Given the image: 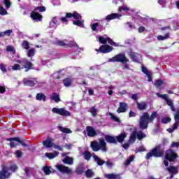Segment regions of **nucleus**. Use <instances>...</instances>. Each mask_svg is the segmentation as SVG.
<instances>
[{
	"label": "nucleus",
	"mask_w": 179,
	"mask_h": 179,
	"mask_svg": "<svg viewBox=\"0 0 179 179\" xmlns=\"http://www.w3.org/2000/svg\"><path fill=\"white\" fill-rule=\"evenodd\" d=\"M156 115H157V113L153 112L150 116H149V113H144L142 115L140 116L139 125L141 129H146L148 126L149 125V122H152L156 118Z\"/></svg>",
	"instance_id": "obj_1"
},
{
	"label": "nucleus",
	"mask_w": 179,
	"mask_h": 179,
	"mask_svg": "<svg viewBox=\"0 0 179 179\" xmlns=\"http://www.w3.org/2000/svg\"><path fill=\"white\" fill-rule=\"evenodd\" d=\"M15 62L12 66V70L13 71H20V69H23L24 68H25L26 72H27V71H29V69H31V66H33V64H31V62H29L27 59H17L15 60Z\"/></svg>",
	"instance_id": "obj_2"
},
{
	"label": "nucleus",
	"mask_w": 179,
	"mask_h": 179,
	"mask_svg": "<svg viewBox=\"0 0 179 179\" xmlns=\"http://www.w3.org/2000/svg\"><path fill=\"white\" fill-rule=\"evenodd\" d=\"M107 143L103 139L99 140V143L96 142L91 143V148L94 152H99L101 150L102 152H107V147L106 146Z\"/></svg>",
	"instance_id": "obj_3"
},
{
	"label": "nucleus",
	"mask_w": 179,
	"mask_h": 179,
	"mask_svg": "<svg viewBox=\"0 0 179 179\" xmlns=\"http://www.w3.org/2000/svg\"><path fill=\"white\" fill-rule=\"evenodd\" d=\"M66 17H73L76 21L73 22V24L78 26V27H83V20H82V16L79 13L76 12L73 13H69L66 14Z\"/></svg>",
	"instance_id": "obj_4"
},
{
	"label": "nucleus",
	"mask_w": 179,
	"mask_h": 179,
	"mask_svg": "<svg viewBox=\"0 0 179 179\" xmlns=\"http://www.w3.org/2000/svg\"><path fill=\"white\" fill-rule=\"evenodd\" d=\"M108 62H122V64H127V62H129V59L124 54H119L109 59Z\"/></svg>",
	"instance_id": "obj_5"
},
{
	"label": "nucleus",
	"mask_w": 179,
	"mask_h": 179,
	"mask_svg": "<svg viewBox=\"0 0 179 179\" xmlns=\"http://www.w3.org/2000/svg\"><path fill=\"white\" fill-rule=\"evenodd\" d=\"M177 155L173 150H169L166 152L165 159L164 161V164L167 167L169 166V162H174Z\"/></svg>",
	"instance_id": "obj_6"
},
{
	"label": "nucleus",
	"mask_w": 179,
	"mask_h": 179,
	"mask_svg": "<svg viewBox=\"0 0 179 179\" xmlns=\"http://www.w3.org/2000/svg\"><path fill=\"white\" fill-rule=\"evenodd\" d=\"M136 137L139 141H141V139H143V138H146V134H143L142 131L137 132L136 131H134L131 134L129 138V142L130 143H134L135 141H136Z\"/></svg>",
	"instance_id": "obj_7"
},
{
	"label": "nucleus",
	"mask_w": 179,
	"mask_h": 179,
	"mask_svg": "<svg viewBox=\"0 0 179 179\" xmlns=\"http://www.w3.org/2000/svg\"><path fill=\"white\" fill-rule=\"evenodd\" d=\"M99 41L101 42V44H106V43H108L110 45H113V47H120V44L114 42L113 39L110 38L107 36H99Z\"/></svg>",
	"instance_id": "obj_8"
},
{
	"label": "nucleus",
	"mask_w": 179,
	"mask_h": 179,
	"mask_svg": "<svg viewBox=\"0 0 179 179\" xmlns=\"http://www.w3.org/2000/svg\"><path fill=\"white\" fill-rule=\"evenodd\" d=\"M174 120H175V123L173 124V128H169L167 129L168 132L170 134L174 132L175 129H177L179 126V107L177 109L176 113L174 115Z\"/></svg>",
	"instance_id": "obj_9"
},
{
	"label": "nucleus",
	"mask_w": 179,
	"mask_h": 179,
	"mask_svg": "<svg viewBox=\"0 0 179 179\" xmlns=\"http://www.w3.org/2000/svg\"><path fill=\"white\" fill-rule=\"evenodd\" d=\"M52 111L54 113V114H59V115H62L64 117H69V115H71V113H69V111L66 110L64 108H53Z\"/></svg>",
	"instance_id": "obj_10"
},
{
	"label": "nucleus",
	"mask_w": 179,
	"mask_h": 179,
	"mask_svg": "<svg viewBox=\"0 0 179 179\" xmlns=\"http://www.w3.org/2000/svg\"><path fill=\"white\" fill-rule=\"evenodd\" d=\"M56 169L62 173V174H72V169L68 168L64 165L57 164L55 166Z\"/></svg>",
	"instance_id": "obj_11"
},
{
	"label": "nucleus",
	"mask_w": 179,
	"mask_h": 179,
	"mask_svg": "<svg viewBox=\"0 0 179 179\" xmlns=\"http://www.w3.org/2000/svg\"><path fill=\"white\" fill-rule=\"evenodd\" d=\"M95 51L97 52H102L103 54H107L113 51V47L108 45H103L99 49H96Z\"/></svg>",
	"instance_id": "obj_12"
},
{
	"label": "nucleus",
	"mask_w": 179,
	"mask_h": 179,
	"mask_svg": "<svg viewBox=\"0 0 179 179\" xmlns=\"http://www.w3.org/2000/svg\"><path fill=\"white\" fill-rule=\"evenodd\" d=\"M10 176V173L9 172V169L8 167L5 166H2V171H0V179L8 178Z\"/></svg>",
	"instance_id": "obj_13"
},
{
	"label": "nucleus",
	"mask_w": 179,
	"mask_h": 179,
	"mask_svg": "<svg viewBox=\"0 0 179 179\" xmlns=\"http://www.w3.org/2000/svg\"><path fill=\"white\" fill-rule=\"evenodd\" d=\"M164 151L160 148V145H158L152 149V155L155 157H162L164 155Z\"/></svg>",
	"instance_id": "obj_14"
},
{
	"label": "nucleus",
	"mask_w": 179,
	"mask_h": 179,
	"mask_svg": "<svg viewBox=\"0 0 179 179\" xmlns=\"http://www.w3.org/2000/svg\"><path fill=\"white\" fill-rule=\"evenodd\" d=\"M31 18L33 20H36V22H41V20H43V16L40 15V13H38V12L36 11L35 10H34L31 13Z\"/></svg>",
	"instance_id": "obj_15"
},
{
	"label": "nucleus",
	"mask_w": 179,
	"mask_h": 179,
	"mask_svg": "<svg viewBox=\"0 0 179 179\" xmlns=\"http://www.w3.org/2000/svg\"><path fill=\"white\" fill-rule=\"evenodd\" d=\"M167 171L170 173L171 176L170 178H173V176H176V174H178V167L177 166H169L166 168Z\"/></svg>",
	"instance_id": "obj_16"
},
{
	"label": "nucleus",
	"mask_w": 179,
	"mask_h": 179,
	"mask_svg": "<svg viewBox=\"0 0 179 179\" xmlns=\"http://www.w3.org/2000/svg\"><path fill=\"white\" fill-rule=\"evenodd\" d=\"M122 16V15L118 13L110 14L106 17V20L110 22V20H114V19H120Z\"/></svg>",
	"instance_id": "obj_17"
},
{
	"label": "nucleus",
	"mask_w": 179,
	"mask_h": 179,
	"mask_svg": "<svg viewBox=\"0 0 179 179\" xmlns=\"http://www.w3.org/2000/svg\"><path fill=\"white\" fill-rule=\"evenodd\" d=\"M129 55L132 61H134V62H139V61H141V56L137 53L130 52L129 53Z\"/></svg>",
	"instance_id": "obj_18"
},
{
	"label": "nucleus",
	"mask_w": 179,
	"mask_h": 179,
	"mask_svg": "<svg viewBox=\"0 0 179 179\" xmlns=\"http://www.w3.org/2000/svg\"><path fill=\"white\" fill-rule=\"evenodd\" d=\"M127 108H128V105L125 103L120 102V106L117 110V113H118V114L125 113V111H127Z\"/></svg>",
	"instance_id": "obj_19"
},
{
	"label": "nucleus",
	"mask_w": 179,
	"mask_h": 179,
	"mask_svg": "<svg viewBox=\"0 0 179 179\" xmlns=\"http://www.w3.org/2000/svg\"><path fill=\"white\" fill-rule=\"evenodd\" d=\"M8 141H12L10 143V146L11 148H15L19 145V143H21L22 141H20V138H9Z\"/></svg>",
	"instance_id": "obj_20"
},
{
	"label": "nucleus",
	"mask_w": 179,
	"mask_h": 179,
	"mask_svg": "<svg viewBox=\"0 0 179 179\" xmlns=\"http://www.w3.org/2000/svg\"><path fill=\"white\" fill-rule=\"evenodd\" d=\"M43 143L44 146L48 148H52V146L54 145V142L52 141V138H48L46 140L43 141Z\"/></svg>",
	"instance_id": "obj_21"
},
{
	"label": "nucleus",
	"mask_w": 179,
	"mask_h": 179,
	"mask_svg": "<svg viewBox=\"0 0 179 179\" xmlns=\"http://www.w3.org/2000/svg\"><path fill=\"white\" fill-rule=\"evenodd\" d=\"M22 82L24 86H30L31 87H33V86L36 85V80H29L27 78H24Z\"/></svg>",
	"instance_id": "obj_22"
},
{
	"label": "nucleus",
	"mask_w": 179,
	"mask_h": 179,
	"mask_svg": "<svg viewBox=\"0 0 179 179\" xmlns=\"http://www.w3.org/2000/svg\"><path fill=\"white\" fill-rule=\"evenodd\" d=\"M87 132L88 136H90V137L96 136V135L97 134L96 133V130L94 129V128L90 126L87 127Z\"/></svg>",
	"instance_id": "obj_23"
},
{
	"label": "nucleus",
	"mask_w": 179,
	"mask_h": 179,
	"mask_svg": "<svg viewBox=\"0 0 179 179\" xmlns=\"http://www.w3.org/2000/svg\"><path fill=\"white\" fill-rule=\"evenodd\" d=\"M127 136V134L125 132L120 134L119 136H116V142H119V143H122V142H124V140L126 138Z\"/></svg>",
	"instance_id": "obj_24"
},
{
	"label": "nucleus",
	"mask_w": 179,
	"mask_h": 179,
	"mask_svg": "<svg viewBox=\"0 0 179 179\" xmlns=\"http://www.w3.org/2000/svg\"><path fill=\"white\" fill-rule=\"evenodd\" d=\"M105 139L108 143H117V137L111 136H106Z\"/></svg>",
	"instance_id": "obj_25"
},
{
	"label": "nucleus",
	"mask_w": 179,
	"mask_h": 179,
	"mask_svg": "<svg viewBox=\"0 0 179 179\" xmlns=\"http://www.w3.org/2000/svg\"><path fill=\"white\" fill-rule=\"evenodd\" d=\"M93 159L98 166H103L106 163V161L100 159L97 155H93Z\"/></svg>",
	"instance_id": "obj_26"
},
{
	"label": "nucleus",
	"mask_w": 179,
	"mask_h": 179,
	"mask_svg": "<svg viewBox=\"0 0 179 179\" xmlns=\"http://www.w3.org/2000/svg\"><path fill=\"white\" fill-rule=\"evenodd\" d=\"M142 72H143V73H145V75H147L148 78V82H152V73L149 72L148 71V69H146L145 67H142Z\"/></svg>",
	"instance_id": "obj_27"
},
{
	"label": "nucleus",
	"mask_w": 179,
	"mask_h": 179,
	"mask_svg": "<svg viewBox=\"0 0 179 179\" xmlns=\"http://www.w3.org/2000/svg\"><path fill=\"white\" fill-rule=\"evenodd\" d=\"M105 177L107 179H121V176L114 173L106 174L105 175Z\"/></svg>",
	"instance_id": "obj_28"
},
{
	"label": "nucleus",
	"mask_w": 179,
	"mask_h": 179,
	"mask_svg": "<svg viewBox=\"0 0 179 179\" xmlns=\"http://www.w3.org/2000/svg\"><path fill=\"white\" fill-rule=\"evenodd\" d=\"M58 155H59V152H55L53 153L46 152L45 156L46 157H48V159H55V157H57V156H58Z\"/></svg>",
	"instance_id": "obj_29"
},
{
	"label": "nucleus",
	"mask_w": 179,
	"mask_h": 179,
	"mask_svg": "<svg viewBox=\"0 0 179 179\" xmlns=\"http://www.w3.org/2000/svg\"><path fill=\"white\" fill-rule=\"evenodd\" d=\"M63 163H64L65 164H69L71 166L73 164V159L71 157H66L63 159Z\"/></svg>",
	"instance_id": "obj_30"
},
{
	"label": "nucleus",
	"mask_w": 179,
	"mask_h": 179,
	"mask_svg": "<svg viewBox=\"0 0 179 179\" xmlns=\"http://www.w3.org/2000/svg\"><path fill=\"white\" fill-rule=\"evenodd\" d=\"M170 37V33L167 32L164 36L159 35L157 36V40L159 41H163L164 40H167Z\"/></svg>",
	"instance_id": "obj_31"
},
{
	"label": "nucleus",
	"mask_w": 179,
	"mask_h": 179,
	"mask_svg": "<svg viewBox=\"0 0 179 179\" xmlns=\"http://www.w3.org/2000/svg\"><path fill=\"white\" fill-rule=\"evenodd\" d=\"M64 85L66 87H69L72 85V79L71 78H66L63 80Z\"/></svg>",
	"instance_id": "obj_32"
},
{
	"label": "nucleus",
	"mask_w": 179,
	"mask_h": 179,
	"mask_svg": "<svg viewBox=\"0 0 179 179\" xmlns=\"http://www.w3.org/2000/svg\"><path fill=\"white\" fill-rule=\"evenodd\" d=\"M129 12V10H131V8H129V7H128L127 6L123 5L122 6L119 7V12Z\"/></svg>",
	"instance_id": "obj_33"
},
{
	"label": "nucleus",
	"mask_w": 179,
	"mask_h": 179,
	"mask_svg": "<svg viewBox=\"0 0 179 179\" xmlns=\"http://www.w3.org/2000/svg\"><path fill=\"white\" fill-rule=\"evenodd\" d=\"M137 107L138 110H146V103L145 102H137Z\"/></svg>",
	"instance_id": "obj_34"
},
{
	"label": "nucleus",
	"mask_w": 179,
	"mask_h": 179,
	"mask_svg": "<svg viewBox=\"0 0 179 179\" xmlns=\"http://www.w3.org/2000/svg\"><path fill=\"white\" fill-rule=\"evenodd\" d=\"M51 99L55 101L56 103L61 101V99H59V95H58V94L57 93H55L51 96Z\"/></svg>",
	"instance_id": "obj_35"
},
{
	"label": "nucleus",
	"mask_w": 179,
	"mask_h": 179,
	"mask_svg": "<svg viewBox=\"0 0 179 179\" xmlns=\"http://www.w3.org/2000/svg\"><path fill=\"white\" fill-rule=\"evenodd\" d=\"M36 100L45 101V95L43 93H39L36 94Z\"/></svg>",
	"instance_id": "obj_36"
},
{
	"label": "nucleus",
	"mask_w": 179,
	"mask_h": 179,
	"mask_svg": "<svg viewBox=\"0 0 179 179\" xmlns=\"http://www.w3.org/2000/svg\"><path fill=\"white\" fill-rule=\"evenodd\" d=\"M59 131H61L64 134H72L71 129L64 128L62 127H59Z\"/></svg>",
	"instance_id": "obj_37"
},
{
	"label": "nucleus",
	"mask_w": 179,
	"mask_h": 179,
	"mask_svg": "<svg viewBox=\"0 0 179 179\" xmlns=\"http://www.w3.org/2000/svg\"><path fill=\"white\" fill-rule=\"evenodd\" d=\"M34 54H36V49L31 48L28 50L27 57H29V58L31 57H34Z\"/></svg>",
	"instance_id": "obj_38"
},
{
	"label": "nucleus",
	"mask_w": 179,
	"mask_h": 179,
	"mask_svg": "<svg viewBox=\"0 0 179 179\" xmlns=\"http://www.w3.org/2000/svg\"><path fill=\"white\" fill-rule=\"evenodd\" d=\"M90 113H91L92 117H96L97 115L98 110L94 107L90 108Z\"/></svg>",
	"instance_id": "obj_39"
},
{
	"label": "nucleus",
	"mask_w": 179,
	"mask_h": 179,
	"mask_svg": "<svg viewBox=\"0 0 179 179\" xmlns=\"http://www.w3.org/2000/svg\"><path fill=\"white\" fill-rule=\"evenodd\" d=\"M6 51L8 52H12V54H16V50H15V48L12 45H8L6 47Z\"/></svg>",
	"instance_id": "obj_40"
},
{
	"label": "nucleus",
	"mask_w": 179,
	"mask_h": 179,
	"mask_svg": "<svg viewBox=\"0 0 179 179\" xmlns=\"http://www.w3.org/2000/svg\"><path fill=\"white\" fill-rule=\"evenodd\" d=\"M56 44H57V45H60L61 47H68V43H66L65 41H57Z\"/></svg>",
	"instance_id": "obj_41"
},
{
	"label": "nucleus",
	"mask_w": 179,
	"mask_h": 179,
	"mask_svg": "<svg viewBox=\"0 0 179 179\" xmlns=\"http://www.w3.org/2000/svg\"><path fill=\"white\" fill-rule=\"evenodd\" d=\"M83 156L85 160H90V157H92V154H90V152L86 151L85 152L83 153Z\"/></svg>",
	"instance_id": "obj_42"
},
{
	"label": "nucleus",
	"mask_w": 179,
	"mask_h": 179,
	"mask_svg": "<svg viewBox=\"0 0 179 179\" xmlns=\"http://www.w3.org/2000/svg\"><path fill=\"white\" fill-rule=\"evenodd\" d=\"M85 176L89 178L90 177H93V176H94V173H93L92 170L88 169L85 172Z\"/></svg>",
	"instance_id": "obj_43"
},
{
	"label": "nucleus",
	"mask_w": 179,
	"mask_h": 179,
	"mask_svg": "<svg viewBox=\"0 0 179 179\" xmlns=\"http://www.w3.org/2000/svg\"><path fill=\"white\" fill-rule=\"evenodd\" d=\"M22 47L24 48V50H29L30 48V45L29 42L24 41L22 43Z\"/></svg>",
	"instance_id": "obj_44"
},
{
	"label": "nucleus",
	"mask_w": 179,
	"mask_h": 179,
	"mask_svg": "<svg viewBox=\"0 0 179 179\" xmlns=\"http://www.w3.org/2000/svg\"><path fill=\"white\" fill-rule=\"evenodd\" d=\"M43 172L46 176H48L49 174H51V168L45 166L43 167Z\"/></svg>",
	"instance_id": "obj_45"
},
{
	"label": "nucleus",
	"mask_w": 179,
	"mask_h": 179,
	"mask_svg": "<svg viewBox=\"0 0 179 179\" xmlns=\"http://www.w3.org/2000/svg\"><path fill=\"white\" fill-rule=\"evenodd\" d=\"M164 84V82H163V80H157L155 82V85L156 86V87H160L161 86H163Z\"/></svg>",
	"instance_id": "obj_46"
},
{
	"label": "nucleus",
	"mask_w": 179,
	"mask_h": 179,
	"mask_svg": "<svg viewBox=\"0 0 179 179\" xmlns=\"http://www.w3.org/2000/svg\"><path fill=\"white\" fill-rule=\"evenodd\" d=\"M109 115L113 121H115L116 122H120V119L115 116L113 113H109Z\"/></svg>",
	"instance_id": "obj_47"
},
{
	"label": "nucleus",
	"mask_w": 179,
	"mask_h": 179,
	"mask_svg": "<svg viewBox=\"0 0 179 179\" xmlns=\"http://www.w3.org/2000/svg\"><path fill=\"white\" fill-rule=\"evenodd\" d=\"M12 33L11 29L6 30L3 32H1V37H4L5 36H10V34Z\"/></svg>",
	"instance_id": "obj_48"
},
{
	"label": "nucleus",
	"mask_w": 179,
	"mask_h": 179,
	"mask_svg": "<svg viewBox=\"0 0 179 179\" xmlns=\"http://www.w3.org/2000/svg\"><path fill=\"white\" fill-rule=\"evenodd\" d=\"M34 10H36V12H45V7H43V6L36 7Z\"/></svg>",
	"instance_id": "obj_49"
},
{
	"label": "nucleus",
	"mask_w": 179,
	"mask_h": 179,
	"mask_svg": "<svg viewBox=\"0 0 179 179\" xmlns=\"http://www.w3.org/2000/svg\"><path fill=\"white\" fill-rule=\"evenodd\" d=\"M0 15H8V11H6V10H5L2 6H0Z\"/></svg>",
	"instance_id": "obj_50"
},
{
	"label": "nucleus",
	"mask_w": 179,
	"mask_h": 179,
	"mask_svg": "<svg viewBox=\"0 0 179 179\" xmlns=\"http://www.w3.org/2000/svg\"><path fill=\"white\" fill-rule=\"evenodd\" d=\"M166 103L168 104V106H169L172 110V111H176V110H174V106H173V101L170 99H166Z\"/></svg>",
	"instance_id": "obj_51"
},
{
	"label": "nucleus",
	"mask_w": 179,
	"mask_h": 179,
	"mask_svg": "<svg viewBox=\"0 0 179 179\" xmlns=\"http://www.w3.org/2000/svg\"><path fill=\"white\" fill-rule=\"evenodd\" d=\"M134 159H135V157H134V155H131L129 159H128L127 160V162H125L126 166H128L129 164H131V162H134Z\"/></svg>",
	"instance_id": "obj_52"
},
{
	"label": "nucleus",
	"mask_w": 179,
	"mask_h": 179,
	"mask_svg": "<svg viewBox=\"0 0 179 179\" xmlns=\"http://www.w3.org/2000/svg\"><path fill=\"white\" fill-rule=\"evenodd\" d=\"M171 121V119L170 117H164L162 119V124H167L168 122H170Z\"/></svg>",
	"instance_id": "obj_53"
},
{
	"label": "nucleus",
	"mask_w": 179,
	"mask_h": 179,
	"mask_svg": "<svg viewBox=\"0 0 179 179\" xmlns=\"http://www.w3.org/2000/svg\"><path fill=\"white\" fill-rule=\"evenodd\" d=\"M151 157H153V151H152V150H151V152L147 153L146 157H145L147 160H149V159H150Z\"/></svg>",
	"instance_id": "obj_54"
},
{
	"label": "nucleus",
	"mask_w": 179,
	"mask_h": 179,
	"mask_svg": "<svg viewBox=\"0 0 179 179\" xmlns=\"http://www.w3.org/2000/svg\"><path fill=\"white\" fill-rule=\"evenodd\" d=\"M157 96H158V97H161L162 99H164V100H166V101L169 99V98H167V94L160 95L159 94V93H157Z\"/></svg>",
	"instance_id": "obj_55"
},
{
	"label": "nucleus",
	"mask_w": 179,
	"mask_h": 179,
	"mask_svg": "<svg viewBox=\"0 0 179 179\" xmlns=\"http://www.w3.org/2000/svg\"><path fill=\"white\" fill-rule=\"evenodd\" d=\"M4 4L6 5V8L8 9L10 8V1H9V0H4Z\"/></svg>",
	"instance_id": "obj_56"
},
{
	"label": "nucleus",
	"mask_w": 179,
	"mask_h": 179,
	"mask_svg": "<svg viewBox=\"0 0 179 179\" xmlns=\"http://www.w3.org/2000/svg\"><path fill=\"white\" fill-rule=\"evenodd\" d=\"M52 148H54V149H57V150H59V151L62 150V148L61 146L56 145L55 143H53Z\"/></svg>",
	"instance_id": "obj_57"
},
{
	"label": "nucleus",
	"mask_w": 179,
	"mask_h": 179,
	"mask_svg": "<svg viewBox=\"0 0 179 179\" xmlns=\"http://www.w3.org/2000/svg\"><path fill=\"white\" fill-rule=\"evenodd\" d=\"M127 26L130 29V30H132V29H135V25L131 22H127Z\"/></svg>",
	"instance_id": "obj_58"
},
{
	"label": "nucleus",
	"mask_w": 179,
	"mask_h": 179,
	"mask_svg": "<svg viewBox=\"0 0 179 179\" xmlns=\"http://www.w3.org/2000/svg\"><path fill=\"white\" fill-rule=\"evenodd\" d=\"M6 92V89L5 88V86H0V93L1 94H3Z\"/></svg>",
	"instance_id": "obj_59"
},
{
	"label": "nucleus",
	"mask_w": 179,
	"mask_h": 179,
	"mask_svg": "<svg viewBox=\"0 0 179 179\" xmlns=\"http://www.w3.org/2000/svg\"><path fill=\"white\" fill-rule=\"evenodd\" d=\"M146 149L143 146H141L138 150H136V152L138 153V152H145Z\"/></svg>",
	"instance_id": "obj_60"
},
{
	"label": "nucleus",
	"mask_w": 179,
	"mask_h": 179,
	"mask_svg": "<svg viewBox=\"0 0 179 179\" xmlns=\"http://www.w3.org/2000/svg\"><path fill=\"white\" fill-rule=\"evenodd\" d=\"M0 69L2 72H6V66L3 64H0Z\"/></svg>",
	"instance_id": "obj_61"
},
{
	"label": "nucleus",
	"mask_w": 179,
	"mask_h": 179,
	"mask_svg": "<svg viewBox=\"0 0 179 179\" xmlns=\"http://www.w3.org/2000/svg\"><path fill=\"white\" fill-rule=\"evenodd\" d=\"M113 2L115 5H120V3H122V1L121 0H113Z\"/></svg>",
	"instance_id": "obj_62"
},
{
	"label": "nucleus",
	"mask_w": 179,
	"mask_h": 179,
	"mask_svg": "<svg viewBox=\"0 0 179 179\" xmlns=\"http://www.w3.org/2000/svg\"><path fill=\"white\" fill-rule=\"evenodd\" d=\"M179 147V143H172L171 148H178Z\"/></svg>",
	"instance_id": "obj_63"
},
{
	"label": "nucleus",
	"mask_w": 179,
	"mask_h": 179,
	"mask_svg": "<svg viewBox=\"0 0 179 179\" xmlns=\"http://www.w3.org/2000/svg\"><path fill=\"white\" fill-rule=\"evenodd\" d=\"M15 155H16L17 157H22V152L20 150H17L15 152Z\"/></svg>",
	"instance_id": "obj_64"
}]
</instances>
